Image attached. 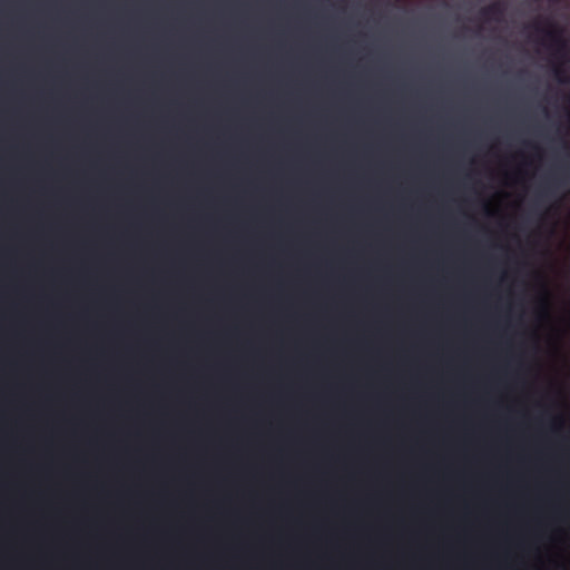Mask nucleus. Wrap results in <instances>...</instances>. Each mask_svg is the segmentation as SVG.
Listing matches in <instances>:
<instances>
[{
  "instance_id": "f257e3e1",
  "label": "nucleus",
  "mask_w": 570,
  "mask_h": 570,
  "mask_svg": "<svg viewBox=\"0 0 570 570\" xmlns=\"http://www.w3.org/2000/svg\"><path fill=\"white\" fill-rule=\"evenodd\" d=\"M548 28H543L541 21L537 20L533 23V28L537 32H542L544 38L549 40L551 46L556 47L558 52H562L566 49V41L562 37V29H560L551 20H547Z\"/></svg>"
},
{
  "instance_id": "f03ea898",
  "label": "nucleus",
  "mask_w": 570,
  "mask_h": 570,
  "mask_svg": "<svg viewBox=\"0 0 570 570\" xmlns=\"http://www.w3.org/2000/svg\"><path fill=\"white\" fill-rule=\"evenodd\" d=\"M504 14V7L501 2H493L481 9L480 16L484 21H501Z\"/></svg>"
},
{
  "instance_id": "7ed1b4c3",
  "label": "nucleus",
  "mask_w": 570,
  "mask_h": 570,
  "mask_svg": "<svg viewBox=\"0 0 570 570\" xmlns=\"http://www.w3.org/2000/svg\"><path fill=\"white\" fill-rule=\"evenodd\" d=\"M554 75H556L557 79H558L560 82L570 81V79H569V80H567V79H564V78H563V70H562L561 68H556V69H554Z\"/></svg>"
},
{
  "instance_id": "20e7f679",
  "label": "nucleus",
  "mask_w": 570,
  "mask_h": 570,
  "mask_svg": "<svg viewBox=\"0 0 570 570\" xmlns=\"http://www.w3.org/2000/svg\"><path fill=\"white\" fill-rule=\"evenodd\" d=\"M549 1H550V2H552V3H557V2H559L560 0H549Z\"/></svg>"
},
{
  "instance_id": "39448f33",
  "label": "nucleus",
  "mask_w": 570,
  "mask_h": 570,
  "mask_svg": "<svg viewBox=\"0 0 570 570\" xmlns=\"http://www.w3.org/2000/svg\"><path fill=\"white\" fill-rule=\"evenodd\" d=\"M525 146H531V147H533V148L535 147V146H533V145H531V144H529V142H525Z\"/></svg>"
},
{
  "instance_id": "423d86ee",
  "label": "nucleus",
  "mask_w": 570,
  "mask_h": 570,
  "mask_svg": "<svg viewBox=\"0 0 570 570\" xmlns=\"http://www.w3.org/2000/svg\"><path fill=\"white\" fill-rule=\"evenodd\" d=\"M567 100L570 102V96L567 97Z\"/></svg>"
}]
</instances>
